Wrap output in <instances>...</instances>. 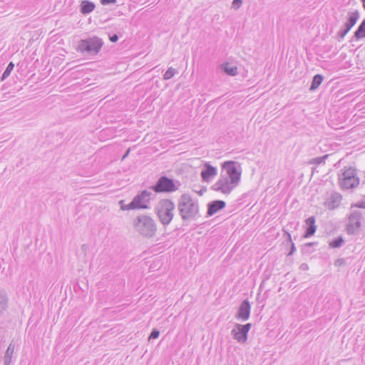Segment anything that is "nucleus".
<instances>
[{
    "label": "nucleus",
    "mask_w": 365,
    "mask_h": 365,
    "mask_svg": "<svg viewBox=\"0 0 365 365\" xmlns=\"http://www.w3.org/2000/svg\"><path fill=\"white\" fill-rule=\"evenodd\" d=\"M354 37L357 40L365 38V19L362 21L355 31Z\"/></svg>",
    "instance_id": "20"
},
{
    "label": "nucleus",
    "mask_w": 365,
    "mask_h": 365,
    "mask_svg": "<svg viewBox=\"0 0 365 365\" xmlns=\"http://www.w3.org/2000/svg\"><path fill=\"white\" fill-rule=\"evenodd\" d=\"M344 243V239L341 236H339L334 240H333L329 243V246L332 248H339Z\"/></svg>",
    "instance_id": "24"
},
{
    "label": "nucleus",
    "mask_w": 365,
    "mask_h": 365,
    "mask_svg": "<svg viewBox=\"0 0 365 365\" xmlns=\"http://www.w3.org/2000/svg\"><path fill=\"white\" fill-rule=\"evenodd\" d=\"M101 3L103 5L114 4L116 3V0H101Z\"/></svg>",
    "instance_id": "35"
},
{
    "label": "nucleus",
    "mask_w": 365,
    "mask_h": 365,
    "mask_svg": "<svg viewBox=\"0 0 365 365\" xmlns=\"http://www.w3.org/2000/svg\"><path fill=\"white\" fill-rule=\"evenodd\" d=\"M87 249H88V245H87L83 244V245L81 246V250H82L83 251H85V252H86V251L87 250Z\"/></svg>",
    "instance_id": "38"
},
{
    "label": "nucleus",
    "mask_w": 365,
    "mask_h": 365,
    "mask_svg": "<svg viewBox=\"0 0 365 365\" xmlns=\"http://www.w3.org/2000/svg\"><path fill=\"white\" fill-rule=\"evenodd\" d=\"M323 79H324V78L322 75H320V74L315 75L312 78V84L309 88V90L310 91L316 90L321 85Z\"/></svg>",
    "instance_id": "21"
},
{
    "label": "nucleus",
    "mask_w": 365,
    "mask_h": 365,
    "mask_svg": "<svg viewBox=\"0 0 365 365\" xmlns=\"http://www.w3.org/2000/svg\"><path fill=\"white\" fill-rule=\"evenodd\" d=\"M361 3H362V6L365 10V0H361Z\"/></svg>",
    "instance_id": "40"
},
{
    "label": "nucleus",
    "mask_w": 365,
    "mask_h": 365,
    "mask_svg": "<svg viewBox=\"0 0 365 365\" xmlns=\"http://www.w3.org/2000/svg\"><path fill=\"white\" fill-rule=\"evenodd\" d=\"M231 334L240 343H245L247 340V332L240 327L239 324H236L235 327L231 331Z\"/></svg>",
    "instance_id": "14"
},
{
    "label": "nucleus",
    "mask_w": 365,
    "mask_h": 365,
    "mask_svg": "<svg viewBox=\"0 0 365 365\" xmlns=\"http://www.w3.org/2000/svg\"><path fill=\"white\" fill-rule=\"evenodd\" d=\"M176 73H177V70L175 68H169L165 73V74L163 76V78L165 80H169V79L172 78Z\"/></svg>",
    "instance_id": "28"
},
{
    "label": "nucleus",
    "mask_w": 365,
    "mask_h": 365,
    "mask_svg": "<svg viewBox=\"0 0 365 365\" xmlns=\"http://www.w3.org/2000/svg\"><path fill=\"white\" fill-rule=\"evenodd\" d=\"M226 205V203L223 200H213L207 204V216H212L217 212L219 210L223 209Z\"/></svg>",
    "instance_id": "13"
},
{
    "label": "nucleus",
    "mask_w": 365,
    "mask_h": 365,
    "mask_svg": "<svg viewBox=\"0 0 365 365\" xmlns=\"http://www.w3.org/2000/svg\"><path fill=\"white\" fill-rule=\"evenodd\" d=\"M217 175V169L210 165L205 163V168L201 172V177L204 181H209L211 178Z\"/></svg>",
    "instance_id": "15"
},
{
    "label": "nucleus",
    "mask_w": 365,
    "mask_h": 365,
    "mask_svg": "<svg viewBox=\"0 0 365 365\" xmlns=\"http://www.w3.org/2000/svg\"><path fill=\"white\" fill-rule=\"evenodd\" d=\"M339 261H340V259H337L336 263H338V262H339V265H341V262H339Z\"/></svg>",
    "instance_id": "43"
},
{
    "label": "nucleus",
    "mask_w": 365,
    "mask_h": 365,
    "mask_svg": "<svg viewBox=\"0 0 365 365\" xmlns=\"http://www.w3.org/2000/svg\"><path fill=\"white\" fill-rule=\"evenodd\" d=\"M328 158V155H325L322 157H317L314 158H312L310 161V164H316V165H320L322 163H325V160Z\"/></svg>",
    "instance_id": "27"
},
{
    "label": "nucleus",
    "mask_w": 365,
    "mask_h": 365,
    "mask_svg": "<svg viewBox=\"0 0 365 365\" xmlns=\"http://www.w3.org/2000/svg\"><path fill=\"white\" fill-rule=\"evenodd\" d=\"M123 200L120 201V203L121 204V207L120 208L123 210H135L136 207H130V206L131 205V202L130 203H128V205H123Z\"/></svg>",
    "instance_id": "32"
},
{
    "label": "nucleus",
    "mask_w": 365,
    "mask_h": 365,
    "mask_svg": "<svg viewBox=\"0 0 365 365\" xmlns=\"http://www.w3.org/2000/svg\"><path fill=\"white\" fill-rule=\"evenodd\" d=\"M129 152H130V150L128 149L126 153L124 154V155L123 156V160L125 159L129 154Z\"/></svg>",
    "instance_id": "39"
},
{
    "label": "nucleus",
    "mask_w": 365,
    "mask_h": 365,
    "mask_svg": "<svg viewBox=\"0 0 365 365\" xmlns=\"http://www.w3.org/2000/svg\"><path fill=\"white\" fill-rule=\"evenodd\" d=\"M7 307V298L6 294L0 291V315L6 310Z\"/></svg>",
    "instance_id": "23"
},
{
    "label": "nucleus",
    "mask_w": 365,
    "mask_h": 365,
    "mask_svg": "<svg viewBox=\"0 0 365 365\" xmlns=\"http://www.w3.org/2000/svg\"><path fill=\"white\" fill-rule=\"evenodd\" d=\"M153 193L146 190L141 191L135 195L131 201L130 207H136V209H147L148 203L150 202V196Z\"/></svg>",
    "instance_id": "10"
},
{
    "label": "nucleus",
    "mask_w": 365,
    "mask_h": 365,
    "mask_svg": "<svg viewBox=\"0 0 365 365\" xmlns=\"http://www.w3.org/2000/svg\"><path fill=\"white\" fill-rule=\"evenodd\" d=\"M362 219V214L359 210L353 211L349 216V222L346 226V231L348 235H356L359 233V230L361 226V220Z\"/></svg>",
    "instance_id": "8"
},
{
    "label": "nucleus",
    "mask_w": 365,
    "mask_h": 365,
    "mask_svg": "<svg viewBox=\"0 0 365 365\" xmlns=\"http://www.w3.org/2000/svg\"><path fill=\"white\" fill-rule=\"evenodd\" d=\"M237 184L232 183V180L227 176L221 175L217 181L212 186L215 191L221 192L223 194H230L237 186Z\"/></svg>",
    "instance_id": "9"
},
{
    "label": "nucleus",
    "mask_w": 365,
    "mask_h": 365,
    "mask_svg": "<svg viewBox=\"0 0 365 365\" xmlns=\"http://www.w3.org/2000/svg\"><path fill=\"white\" fill-rule=\"evenodd\" d=\"M14 63L13 62H10L6 68L5 69L4 72L3 73L1 77V81H4L11 73L12 70L14 69Z\"/></svg>",
    "instance_id": "25"
},
{
    "label": "nucleus",
    "mask_w": 365,
    "mask_h": 365,
    "mask_svg": "<svg viewBox=\"0 0 365 365\" xmlns=\"http://www.w3.org/2000/svg\"><path fill=\"white\" fill-rule=\"evenodd\" d=\"M341 198L342 196L339 192H331L327 202L328 207L331 210L337 207L341 202Z\"/></svg>",
    "instance_id": "16"
},
{
    "label": "nucleus",
    "mask_w": 365,
    "mask_h": 365,
    "mask_svg": "<svg viewBox=\"0 0 365 365\" xmlns=\"http://www.w3.org/2000/svg\"><path fill=\"white\" fill-rule=\"evenodd\" d=\"M287 239H288L289 242L291 243V249H290L289 252L288 253V256H290L294 253V252L296 251V248H295V245H294V242L292 240L291 235L289 233L287 232Z\"/></svg>",
    "instance_id": "29"
},
{
    "label": "nucleus",
    "mask_w": 365,
    "mask_h": 365,
    "mask_svg": "<svg viewBox=\"0 0 365 365\" xmlns=\"http://www.w3.org/2000/svg\"><path fill=\"white\" fill-rule=\"evenodd\" d=\"M306 225H307V230L305 231V233L304 235V237H310L312 236L317 230V226L315 225V218L314 216H311L308 217L305 220Z\"/></svg>",
    "instance_id": "17"
},
{
    "label": "nucleus",
    "mask_w": 365,
    "mask_h": 365,
    "mask_svg": "<svg viewBox=\"0 0 365 365\" xmlns=\"http://www.w3.org/2000/svg\"><path fill=\"white\" fill-rule=\"evenodd\" d=\"M175 207V203L169 199H162L155 206V212L164 227L168 226L172 222L174 217Z\"/></svg>",
    "instance_id": "3"
},
{
    "label": "nucleus",
    "mask_w": 365,
    "mask_h": 365,
    "mask_svg": "<svg viewBox=\"0 0 365 365\" xmlns=\"http://www.w3.org/2000/svg\"><path fill=\"white\" fill-rule=\"evenodd\" d=\"M179 183L177 185L173 180L167 176H161L156 183L151 187V189L156 193L173 192L178 189Z\"/></svg>",
    "instance_id": "6"
},
{
    "label": "nucleus",
    "mask_w": 365,
    "mask_h": 365,
    "mask_svg": "<svg viewBox=\"0 0 365 365\" xmlns=\"http://www.w3.org/2000/svg\"><path fill=\"white\" fill-rule=\"evenodd\" d=\"M103 45V41L101 38L98 36H93L81 39L78 43V50L83 53L93 56L100 52Z\"/></svg>",
    "instance_id": "5"
},
{
    "label": "nucleus",
    "mask_w": 365,
    "mask_h": 365,
    "mask_svg": "<svg viewBox=\"0 0 365 365\" xmlns=\"http://www.w3.org/2000/svg\"><path fill=\"white\" fill-rule=\"evenodd\" d=\"M109 39L111 42H116L118 40V36L115 34L111 35V36H109Z\"/></svg>",
    "instance_id": "36"
},
{
    "label": "nucleus",
    "mask_w": 365,
    "mask_h": 365,
    "mask_svg": "<svg viewBox=\"0 0 365 365\" xmlns=\"http://www.w3.org/2000/svg\"><path fill=\"white\" fill-rule=\"evenodd\" d=\"M178 209L182 220L187 221L199 217V206L188 194H182L178 200Z\"/></svg>",
    "instance_id": "1"
},
{
    "label": "nucleus",
    "mask_w": 365,
    "mask_h": 365,
    "mask_svg": "<svg viewBox=\"0 0 365 365\" xmlns=\"http://www.w3.org/2000/svg\"><path fill=\"white\" fill-rule=\"evenodd\" d=\"M242 4V0H233L232 3V6L235 9H239Z\"/></svg>",
    "instance_id": "33"
},
{
    "label": "nucleus",
    "mask_w": 365,
    "mask_h": 365,
    "mask_svg": "<svg viewBox=\"0 0 365 365\" xmlns=\"http://www.w3.org/2000/svg\"><path fill=\"white\" fill-rule=\"evenodd\" d=\"M351 207L363 208L365 209V197L361 200L356 202L351 205Z\"/></svg>",
    "instance_id": "30"
},
{
    "label": "nucleus",
    "mask_w": 365,
    "mask_h": 365,
    "mask_svg": "<svg viewBox=\"0 0 365 365\" xmlns=\"http://www.w3.org/2000/svg\"><path fill=\"white\" fill-rule=\"evenodd\" d=\"M299 269L302 271H307L309 269V266L307 263H302L300 265Z\"/></svg>",
    "instance_id": "37"
},
{
    "label": "nucleus",
    "mask_w": 365,
    "mask_h": 365,
    "mask_svg": "<svg viewBox=\"0 0 365 365\" xmlns=\"http://www.w3.org/2000/svg\"><path fill=\"white\" fill-rule=\"evenodd\" d=\"M318 242H308L303 245L302 252L303 254L310 255L312 252L311 247L317 245Z\"/></svg>",
    "instance_id": "26"
},
{
    "label": "nucleus",
    "mask_w": 365,
    "mask_h": 365,
    "mask_svg": "<svg viewBox=\"0 0 365 365\" xmlns=\"http://www.w3.org/2000/svg\"><path fill=\"white\" fill-rule=\"evenodd\" d=\"M252 327V324L250 323H247L246 324H240V327L244 329L247 334H248L249 331L250 330Z\"/></svg>",
    "instance_id": "34"
},
{
    "label": "nucleus",
    "mask_w": 365,
    "mask_h": 365,
    "mask_svg": "<svg viewBox=\"0 0 365 365\" xmlns=\"http://www.w3.org/2000/svg\"><path fill=\"white\" fill-rule=\"evenodd\" d=\"M339 185L341 190L354 189L359 185L356 169L353 167H344L338 174Z\"/></svg>",
    "instance_id": "4"
},
{
    "label": "nucleus",
    "mask_w": 365,
    "mask_h": 365,
    "mask_svg": "<svg viewBox=\"0 0 365 365\" xmlns=\"http://www.w3.org/2000/svg\"><path fill=\"white\" fill-rule=\"evenodd\" d=\"M251 305L247 299L242 301L240 304L237 314L235 317L242 321H246L250 316Z\"/></svg>",
    "instance_id": "12"
},
{
    "label": "nucleus",
    "mask_w": 365,
    "mask_h": 365,
    "mask_svg": "<svg viewBox=\"0 0 365 365\" xmlns=\"http://www.w3.org/2000/svg\"><path fill=\"white\" fill-rule=\"evenodd\" d=\"M339 261H340V259H337L336 263H338V262H339V265H341V262H339Z\"/></svg>",
    "instance_id": "42"
},
{
    "label": "nucleus",
    "mask_w": 365,
    "mask_h": 365,
    "mask_svg": "<svg viewBox=\"0 0 365 365\" xmlns=\"http://www.w3.org/2000/svg\"><path fill=\"white\" fill-rule=\"evenodd\" d=\"M222 168L227 172V175L232 183L238 185L241 178L240 165L236 161H225L222 164Z\"/></svg>",
    "instance_id": "7"
},
{
    "label": "nucleus",
    "mask_w": 365,
    "mask_h": 365,
    "mask_svg": "<svg viewBox=\"0 0 365 365\" xmlns=\"http://www.w3.org/2000/svg\"><path fill=\"white\" fill-rule=\"evenodd\" d=\"M14 344L11 341L4 354V365H10L11 362L12 356L14 351Z\"/></svg>",
    "instance_id": "19"
},
{
    "label": "nucleus",
    "mask_w": 365,
    "mask_h": 365,
    "mask_svg": "<svg viewBox=\"0 0 365 365\" xmlns=\"http://www.w3.org/2000/svg\"><path fill=\"white\" fill-rule=\"evenodd\" d=\"M339 261H340V259H337L336 263H338V262H339V265H341V262H339Z\"/></svg>",
    "instance_id": "41"
},
{
    "label": "nucleus",
    "mask_w": 365,
    "mask_h": 365,
    "mask_svg": "<svg viewBox=\"0 0 365 365\" xmlns=\"http://www.w3.org/2000/svg\"><path fill=\"white\" fill-rule=\"evenodd\" d=\"M224 71L230 76H236L237 73V68L232 66L229 63H226L223 66Z\"/></svg>",
    "instance_id": "22"
},
{
    "label": "nucleus",
    "mask_w": 365,
    "mask_h": 365,
    "mask_svg": "<svg viewBox=\"0 0 365 365\" xmlns=\"http://www.w3.org/2000/svg\"><path fill=\"white\" fill-rule=\"evenodd\" d=\"M133 225L137 232L147 238L154 237L157 231L156 222L150 216L146 215L137 216L133 220Z\"/></svg>",
    "instance_id": "2"
},
{
    "label": "nucleus",
    "mask_w": 365,
    "mask_h": 365,
    "mask_svg": "<svg viewBox=\"0 0 365 365\" xmlns=\"http://www.w3.org/2000/svg\"><path fill=\"white\" fill-rule=\"evenodd\" d=\"M349 17L347 21L345 23L344 28H341L337 33V36L343 39L351 29L356 24V21L359 19V12L356 10L348 14Z\"/></svg>",
    "instance_id": "11"
},
{
    "label": "nucleus",
    "mask_w": 365,
    "mask_h": 365,
    "mask_svg": "<svg viewBox=\"0 0 365 365\" xmlns=\"http://www.w3.org/2000/svg\"><path fill=\"white\" fill-rule=\"evenodd\" d=\"M95 7L96 6L93 2L85 0L82 1L81 3L80 11L81 14L86 15L91 13L94 10Z\"/></svg>",
    "instance_id": "18"
},
{
    "label": "nucleus",
    "mask_w": 365,
    "mask_h": 365,
    "mask_svg": "<svg viewBox=\"0 0 365 365\" xmlns=\"http://www.w3.org/2000/svg\"><path fill=\"white\" fill-rule=\"evenodd\" d=\"M159 335H160V331L157 329H153L149 336L148 339L149 340L155 339L158 338Z\"/></svg>",
    "instance_id": "31"
}]
</instances>
